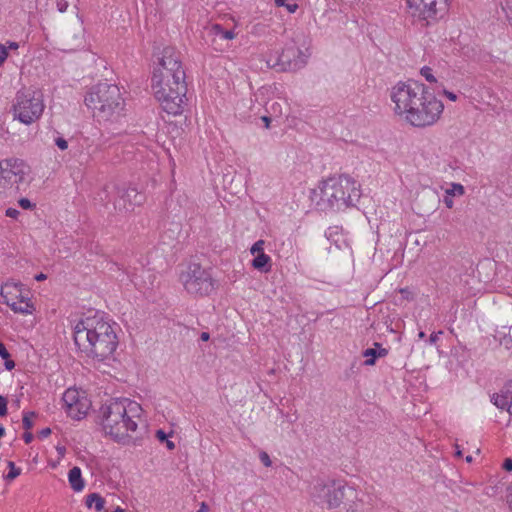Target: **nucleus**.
Returning a JSON list of instances; mask_svg holds the SVG:
<instances>
[{"label": "nucleus", "instance_id": "nucleus-40", "mask_svg": "<svg viewBox=\"0 0 512 512\" xmlns=\"http://www.w3.org/2000/svg\"><path fill=\"white\" fill-rule=\"evenodd\" d=\"M156 438L159 440V442L163 443L168 440V435L161 429L156 431Z\"/></svg>", "mask_w": 512, "mask_h": 512}, {"label": "nucleus", "instance_id": "nucleus-31", "mask_svg": "<svg viewBox=\"0 0 512 512\" xmlns=\"http://www.w3.org/2000/svg\"><path fill=\"white\" fill-rule=\"evenodd\" d=\"M420 74L430 83L436 82V78L432 74V69L428 66H424L420 70Z\"/></svg>", "mask_w": 512, "mask_h": 512}, {"label": "nucleus", "instance_id": "nucleus-9", "mask_svg": "<svg viewBox=\"0 0 512 512\" xmlns=\"http://www.w3.org/2000/svg\"><path fill=\"white\" fill-rule=\"evenodd\" d=\"M44 110L42 95L39 92L19 91L13 104L14 118L29 125L40 118Z\"/></svg>", "mask_w": 512, "mask_h": 512}, {"label": "nucleus", "instance_id": "nucleus-15", "mask_svg": "<svg viewBox=\"0 0 512 512\" xmlns=\"http://www.w3.org/2000/svg\"><path fill=\"white\" fill-rule=\"evenodd\" d=\"M184 69H174L158 65L153 71L151 87L167 86L169 79H173L174 85L186 84Z\"/></svg>", "mask_w": 512, "mask_h": 512}, {"label": "nucleus", "instance_id": "nucleus-64", "mask_svg": "<svg viewBox=\"0 0 512 512\" xmlns=\"http://www.w3.org/2000/svg\"><path fill=\"white\" fill-rule=\"evenodd\" d=\"M508 412L512 416V401H510V404L508 406Z\"/></svg>", "mask_w": 512, "mask_h": 512}, {"label": "nucleus", "instance_id": "nucleus-12", "mask_svg": "<svg viewBox=\"0 0 512 512\" xmlns=\"http://www.w3.org/2000/svg\"><path fill=\"white\" fill-rule=\"evenodd\" d=\"M407 2L413 9L412 16L425 21V25H429V20L441 17L448 9V0H407Z\"/></svg>", "mask_w": 512, "mask_h": 512}, {"label": "nucleus", "instance_id": "nucleus-13", "mask_svg": "<svg viewBox=\"0 0 512 512\" xmlns=\"http://www.w3.org/2000/svg\"><path fill=\"white\" fill-rule=\"evenodd\" d=\"M267 64L279 71H297L306 64L305 55L295 46H287L273 61L270 58Z\"/></svg>", "mask_w": 512, "mask_h": 512}, {"label": "nucleus", "instance_id": "nucleus-18", "mask_svg": "<svg viewBox=\"0 0 512 512\" xmlns=\"http://www.w3.org/2000/svg\"><path fill=\"white\" fill-rule=\"evenodd\" d=\"M21 284L12 282L5 283L0 290V296L3 299V303L10 306L12 301H16L18 296H21Z\"/></svg>", "mask_w": 512, "mask_h": 512}, {"label": "nucleus", "instance_id": "nucleus-39", "mask_svg": "<svg viewBox=\"0 0 512 512\" xmlns=\"http://www.w3.org/2000/svg\"><path fill=\"white\" fill-rule=\"evenodd\" d=\"M18 203H19L20 207L23 209H31L32 207H34V204H32L31 201L27 198H21L18 201Z\"/></svg>", "mask_w": 512, "mask_h": 512}, {"label": "nucleus", "instance_id": "nucleus-5", "mask_svg": "<svg viewBox=\"0 0 512 512\" xmlns=\"http://www.w3.org/2000/svg\"><path fill=\"white\" fill-rule=\"evenodd\" d=\"M312 496L328 509L342 507L345 512H356L360 502L358 491L340 481L317 483L313 487Z\"/></svg>", "mask_w": 512, "mask_h": 512}, {"label": "nucleus", "instance_id": "nucleus-4", "mask_svg": "<svg viewBox=\"0 0 512 512\" xmlns=\"http://www.w3.org/2000/svg\"><path fill=\"white\" fill-rule=\"evenodd\" d=\"M361 192L356 182L347 175L330 177L320 187V200L317 205L321 209H337L354 206L359 201Z\"/></svg>", "mask_w": 512, "mask_h": 512}, {"label": "nucleus", "instance_id": "nucleus-47", "mask_svg": "<svg viewBox=\"0 0 512 512\" xmlns=\"http://www.w3.org/2000/svg\"><path fill=\"white\" fill-rule=\"evenodd\" d=\"M453 196L452 195H449L446 193V196L444 197L443 199V202L445 203V205L448 207V208H452L453 207Z\"/></svg>", "mask_w": 512, "mask_h": 512}, {"label": "nucleus", "instance_id": "nucleus-25", "mask_svg": "<svg viewBox=\"0 0 512 512\" xmlns=\"http://www.w3.org/2000/svg\"><path fill=\"white\" fill-rule=\"evenodd\" d=\"M493 404L500 409H507L510 404L508 400V396L502 395L501 393H496L492 397Z\"/></svg>", "mask_w": 512, "mask_h": 512}, {"label": "nucleus", "instance_id": "nucleus-41", "mask_svg": "<svg viewBox=\"0 0 512 512\" xmlns=\"http://www.w3.org/2000/svg\"><path fill=\"white\" fill-rule=\"evenodd\" d=\"M0 357L4 360H7V358H10V353L6 349L5 345L0 342Z\"/></svg>", "mask_w": 512, "mask_h": 512}, {"label": "nucleus", "instance_id": "nucleus-3", "mask_svg": "<svg viewBox=\"0 0 512 512\" xmlns=\"http://www.w3.org/2000/svg\"><path fill=\"white\" fill-rule=\"evenodd\" d=\"M84 102L94 116L105 121L118 119L125 109L120 88L107 82L92 86L86 93Z\"/></svg>", "mask_w": 512, "mask_h": 512}, {"label": "nucleus", "instance_id": "nucleus-51", "mask_svg": "<svg viewBox=\"0 0 512 512\" xmlns=\"http://www.w3.org/2000/svg\"><path fill=\"white\" fill-rule=\"evenodd\" d=\"M443 93L451 101H456L457 98H458L457 95L454 92H451V91H448V90H444Z\"/></svg>", "mask_w": 512, "mask_h": 512}, {"label": "nucleus", "instance_id": "nucleus-38", "mask_svg": "<svg viewBox=\"0 0 512 512\" xmlns=\"http://www.w3.org/2000/svg\"><path fill=\"white\" fill-rule=\"evenodd\" d=\"M55 145L60 149V150H66L68 148V142L67 140H65L63 137H57L55 139Z\"/></svg>", "mask_w": 512, "mask_h": 512}, {"label": "nucleus", "instance_id": "nucleus-57", "mask_svg": "<svg viewBox=\"0 0 512 512\" xmlns=\"http://www.w3.org/2000/svg\"><path fill=\"white\" fill-rule=\"evenodd\" d=\"M210 338V334L208 332H202L200 335V339L202 341H208Z\"/></svg>", "mask_w": 512, "mask_h": 512}, {"label": "nucleus", "instance_id": "nucleus-11", "mask_svg": "<svg viewBox=\"0 0 512 512\" xmlns=\"http://www.w3.org/2000/svg\"><path fill=\"white\" fill-rule=\"evenodd\" d=\"M28 166L18 158L0 161V194L11 190L19 192V185L24 181Z\"/></svg>", "mask_w": 512, "mask_h": 512}, {"label": "nucleus", "instance_id": "nucleus-26", "mask_svg": "<svg viewBox=\"0 0 512 512\" xmlns=\"http://www.w3.org/2000/svg\"><path fill=\"white\" fill-rule=\"evenodd\" d=\"M363 356L367 359L364 364L367 366H372L375 364L377 356V350L375 348H368L363 352Z\"/></svg>", "mask_w": 512, "mask_h": 512}, {"label": "nucleus", "instance_id": "nucleus-36", "mask_svg": "<svg viewBox=\"0 0 512 512\" xmlns=\"http://www.w3.org/2000/svg\"><path fill=\"white\" fill-rule=\"evenodd\" d=\"M259 458H260V461L262 462V464L265 466V467H270L272 465V461L268 455L267 452L265 451H261L259 453Z\"/></svg>", "mask_w": 512, "mask_h": 512}, {"label": "nucleus", "instance_id": "nucleus-55", "mask_svg": "<svg viewBox=\"0 0 512 512\" xmlns=\"http://www.w3.org/2000/svg\"><path fill=\"white\" fill-rule=\"evenodd\" d=\"M25 302H31L29 298L23 296L21 294V296H18V303H21V304H25Z\"/></svg>", "mask_w": 512, "mask_h": 512}, {"label": "nucleus", "instance_id": "nucleus-54", "mask_svg": "<svg viewBox=\"0 0 512 512\" xmlns=\"http://www.w3.org/2000/svg\"><path fill=\"white\" fill-rule=\"evenodd\" d=\"M8 48L10 49H18L19 48V44L17 42H13V41H8Z\"/></svg>", "mask_w": 512, "mask_h": 512}, {"label": "nucleus", "instance_id": "nucleus-56", "mask_svg": "<svg viewBox=\"0 0 512 512\" xmlns=\"http://www.w3.org/2000/svg\"><path fill=\"white\" fill-rule=\"evenodd\" d=\"M56 450L60 456H64L66 452V448L64 446H57Z\"/></svg>", "mask_w": 512, "mask_h": 512}, {"label": "nucleus", "instance_id": "nucleus-35", "mask_svg": "<svg viewBox=\"0 0 512 512\" xmlns=\"http://www.w3.org/2000/svg\"><path fill=\"white\" fill-rule=\"evenodd\" d=\"M7 404H8L7 398L0 395V416L1 417L6 416L8 413Z\"/></svg>", "mask_w": 512, "mask_h": 512}, {"label": "nucleus", "instance_id": "nucleus-8", "mask_svg": "<svg viewBox=\"0 0 512 512\" xmlns=\"http://www.w3.org/2000/svg\"><path fill=\"white\" fill-rule=\"evenodd\" d=\"M185 290L195 296H208L216 289V280L210 270L198 263H190L180 275Z\"/></svg>", "mask_w": 512, "mask_h": 512}, {"label": "nucleus", "instance_id": "nucleus-50", "mask_svg": "<svg viewBox=\"0 0 512 512\" xmlns=\"http://www.w3.org/2000/svg\"><path fill=\"white\" fill-rule=\"evenodd\" d=\"M4 366L7 370L11 371L12 369L15 368V362L10 358H7V360H5L4 362Z\"/></svg>", "mask_w": 512, "mask_h": 512}, {"label": "nucleus", "instance_id": "nucleus-52", "mask_svg": "<svg viewBox=\"0 0 512 512\" xmlns=\"http://www.w3.org/2000/svg\"><path fill=\"white\" fill-rule=\"evenodd\" d=\"M284 7L287 8V10L290 12V13H294L297 8H298V5L294 2V3H287Z\"/></svg>", "mask_w": 512, "mask_h": 512}, {"label": "nucleus", "instance_id": "nucleus-61", "mask_svg": "<svg viewBox=\"0 0 512 512\" xmlns=\"http://www.w3.org/2000/svg\"><path fill=\"white\" fill-rule=\"evenodd\" d=\"M208 509V506L203 502L201 508L197 512H207Z\"/></svg>", "mask_w": 512, "mask_h": 512}, {"label": "nucleus", "instance_id": "nucleus-37", "mask_svg": "<svg viewBox=\"0 0 512 512\" xmlns=\"http://www.w3.org/2000/svg\"><path fill=\"white\" fill-rule=\"evenodd\" d=\"M69 5H70V0H58L57 1V9L61 13L67 11Z\"/></svg>", "mask_w": 512, "mask_h": 512}, {"label": "nucleus", "instance_id": "nucleus-59", "mask_svg": "<svg viewBox=\"0 0 512 512\" xmlns=\"http://www.w3.org/2000/svg\"><path fill=\"white\" fill-rule=\"evenodd\" d=\"M166 447L168 450H174L175 449V444L173 441H170V440H167L166 442Z\"/></svg>", "mask_w": 512, "mask_h": 512}, {"label": "nucleus", "instance_id": "nucleus-14", "mask_svg": "<svg viewBox=\"0 0 512 512\" xmlns=\"http://www.w3.org/2000/svg\"><path fill=\"white\" fill-rule=\"evenodd\" d=\"M117 193L118 199L115 201L114 205L119 209L130 210L145 201V195L139 192L136 187H117Z\"/></svg>", "mask_w": 512, "mask_h": 512}, {"label": "nucleus", "instance_id": "nucleus-43", "mask_svg": "<svg viewBox=\"0 0 512 512\" xmlns=\"http://www.w3.org/2000/svg\"><path fill=\"white\" fill-rule=\"evenodd\" d=\"M5 214L7 217L16 219L19 216L20 212L15 208H8Z\"/></svg>", "mask_w": 512, "mask_h": 512}, {"label": "nucleus", "instance_id": "nucleus-24", "mask_svg": "<svg viewBox=\"0 0 512 512\" xmlns=\"http://www.w3.org/2000/svg\"><path fill=\"white\" fill-rule=\"evenodd\" d=\"M15 313L20 314H31L34 310L33 304L31 302H25V304L18 303L17 301H12L9 306Z\"/></svg>", "mask_w": 512, "mask_h": 512}, {"label": "nucleus", "instance_id": "nucleus-19", "mask_svg": "<svg viewBox=\"0 0 512 512\" xmlns=\"http://www.w3.org/2000/svg\"><path fill=\"white\" fill-rule=\"evenodd\" d=\"M83 396L80 395L77 389L69 388L67 389L62 397L63 406L65 408L66 413L73 410V407L82 399Z\"/></svg>", "mask_w": 512, "mask_h": 512}, {"label": "nucleus", "instance_id": "nucleus-20", "mask_svg": "<svg viewBox=\"0 0 512 512\" xmlns=\"http://www.w3.org/2000/svg\"><path fill=\"white\" fill-rule=\"evenodd\" d=\"M68 480L71 488L74 491L80 492L83 490L85 483L82 478L81 469L79 467L75 466L69 470Z\"/></svg>", "mask_w": 512, "mask_h": 512}, {"label": "nucleus", "instance_id": "nucleus-48", "mask_svg": "<svg viewBox=\"0 0 512 512\" xmlns=\"http://www.w3.org/2000/svg\"><path fill=\"white\" fill-rule=\"evenodd\" d=\"M443 334L442 331H438V332H433L430 337H429V343L430 344H434L437 342V340L439 339V335Z\"/></svg>", "mask_w": 512, "mask_h": 512}, {"label": "nucleus", "instance_id": "nucleus-1", "mask_svg": "<svg viewBox=\"0 0 512 512\" xmlns=\"http://www.w3.org/2000/svg\"><path fill=\"white\" fill-rule=\"evenodd\" d=\"M73 339L82 354L99 362L109 359L119 343L113 325L98 314L78 320Z\"/></svg>", "mask_w": 512, "mask_h": 512}, {"label": "nucleus", "instance_id": "nucleus-21", "mask_svg": "<svg viewBox=\"0 0 512 512\" xmlns=\"http://www.w3.org/2000/svg\"><path fill=\"white\" fill-rule=\"evenodd\" d=\"M252 267L261 272H269L271 270V257L265 253L256 255L252 260Z\"/></svg>", "mask_w": 512, "mask_h": 512}, {"label": "nucleus", "instance_id": "nucleus-10", "mask_svg": "<svg viewBox=\"0 0 512 512\" xmlns=\"http://www.w3.org/2000/svg\"><path fill=\"white\" fill-rule=\"evenodd\" d=\"M155 98L162 109L171 115H181L187 105V84L174 85V89L167 86L152 87Z\"/></svg>", "mask_w": 512, "mask_h": 512}, {"label": "nucleus", "instance_id": "nucleus-17", "mask_svg": "<svg viewBox=\"0 0 512 512\" xmlns=\"http://www.w3.org/2000/svg\"><path fill=\"white\" fill-rule=\"evenodd\" d=\"M159 65L174 69H183L180 53L174 47H165L162 50V56L159 59Z\"/></svg>", "mask_w": 512, "mask_h": 512}, {"label": "nucleus", "instance_id": "nucleus-45", "mask_svg": "<svg viewBox=\"0 0 512 512\" xmlns=\"http://www.w3.org/2000/svg\"><path fill=\"white\" fill-rule=\"evenodd\" d=\"M51 432L52 431L49 427L43 428L42 430L39 431L38 437L40 439H44V438L48 437L51 434Z\"/></svg>", "mask_w": 512, "mask_h": 512}, {"label": "nucleus", "instance_id": "nucleus-30", "mask_svg": "<svg viewBox=\"0 0 512 512\" xmlns=\"http://www.w3.org/2000/svg\"><path fill=\"white\" fill-rule=\"evenodd\" d=\"M500 5L506 13V18L510 20L512 18V0H501Z\"/></svg>", "mask_w": 512, "mask_h": 512}, {"label": "nucleus", "instance_id": "nucleus-7", "mask_svg": "<svg viewBox=\"0 0 512 512\" xmlns=\"http://www.w3.org/2000/svg\"><path fill=\"white\" fill-rule=\"evenodd\" d=\"M425 87L423 83L414 80L400 81L394 85L391 88L390 98L395 104V114L406 120V115L412 111L414 105L419 104L417 101L422 96Z\"/></svg>", "mask_w": 512, "mask_h": 512}, {"label": "nucleus", "instance_id": "nucleus-46", "mask_svg": "<svg viewBox=\"0 0 512 512\" xmlns=\"http://www.w3.org/2000/svg\"><path fill=\"white\" fill-rule=\"evenodd\" d=\"M503 469L510 472L512 471V459L511 458H506L503 462V465H502Z\"/></svg>", "mask_w": 512, "mask_h": 512}, {"label": "nucleus", "instance_id": "nucleus-53", "mask_svg": "<svg viewBox=\"0 0 512 512\" xmlns=\"http://www.w3.org/2000/svg\"><path fill=\"white\" fill-rule=\"evenodd\" d=\"M507 503L509 504L510 509L512 510V485L508 488L507 494Z\"/></svg>", "mask_w": 512, "mask_h": 512}, {"label": "nucleus", "instance_id": "nucleus-23", "mask_svg": "<svg viewBox=\"0 0 512 512\" xmlns=\"http://www.w3.org/2000/svg\"><path fill=\"white\" fill-rule=\"evenodd\" d=\"M210 33L226 40H232L236 36L233 30H225L220 24H213Z\"/></svg>", "mask_w": 512, "mask_h": 512}, {"label": "nucleus", "instance_id": "nucleus-29", "mask_svg": "<svg viewBox=\"0 0 512 512\" xmlns=\"http://www.w3.org/2000/svg\"><path fill=\"white\" fill-rule=\"evenodd\" d=\"M90 499L95 500V509L97 512H100L104 509L105 500L97 493H91Z\"/></svg>", "mask_w": 512, "mask_h": 512}, {"label": "nucleus", "instance_id": "nucleus-58", "mask_svg": "<svg viewBox=\"0 0 512 512\" xmlns=\"http://www.w3.org/2000/svg\"><path fill=\"white\" fill-rule=\"evenodd\" d=\"M34 278L36 281H43L47 278V276L43 273H39V274L35 275Z\"/></svg>", "mask_w": 512, "mask_h": 512}, {"label": "nucleus", "instance_id": "nucleus-32", "mask_svg": "<svg viewBox=\"0 0 512 512\" xmlns=\"http://www.w3.org/2000/svg\"><path fill=\"white\" fill-rule=\"evenodd\" d=\"M264 244H265L264 240L260 239V240L256 241L250 249L251 254L258 255V254L264 253V248H263Z\"/></svg>", "mask_w": 512, "mask_h": 512}, {"label": "nucleus", "instance_id": "nucleus-6", "mask_svg": "<svg viewBox=\"0 0 512 512\" xmlns=\"http://www.w3.org/2000/svg\"><path fill=\"white\" fill-rule=\"evenodd\" d=\"M414 105L409 114L406 115V122L418 128L431 126L436 123L444 110L441 100L437 99L433 92L426 86L422 96Z\"/></svg>", "mask_w": 512, "mask_h": 512}, {"label": "nucleus", "instance_id": "nucleus-34", "mask_svg": "<svg viewBox=\"0 0 512 512\" xmlns=\"http://www.w3.org/2000/svg\"><path fill=\"white\" fill-rule=\"evenodd\" d=\"M501 394L508 396V400L512 401V381H508L502 388Z\"/></svg>", "mask_w": 512, "mask_h": 512}, {"label": "nucleus", "instance_id": "nucleus-27", "mask_svg": "<svg viewBox=\"0 0 512 512\" xmlns=\"http://www.w3.org/2000/svg\"><path fill=\"white\" fill-rule=\"evenodd\" d=\"M7 466L9 468L8 474L5 476V479L8 481L14 480L21 474V469L15 466L13 461H8Z\"/></svg>", "mask_w": 512, "mask_h": 512}, {"label": "nucleus", "instance_id": "nucleus-33", "mask_svg": "<svg viewBox=\"0 0 512 512\" xmlns=\"http://www.w3.org/2000/svg\"><path fill=\"white\" fill-rule=\"evenodd\" d=\"M447 194L455 196V195H463L464 187L461 184L454 183L452 184V188L446 191Z\"/></svg>", "mask_w": 512, "mask_h": 512}, {"label": "nucleus", "instance_id": "nucleus-22", "mask_svg": "<svg viewBox=\"0 0 512 512\" xmlns=\"http://www.w3.org/2000/svg\"><path fill=\"white\" fill-rule=\"evenodd\" d=\"M89 406L90 404L88 400L85 397H82L75 407H73V410L69 411L67 414L73 419L80 420L86 416Z\"/></svg>", "mask_w": 512, "mask_h": 512}, {"label": "nucleus", "instance_id": "nucleus-63", "mask_svg": "<svg viewBox=\"0 0 512 512\" xmlns=\"http://www.w3.org/2000/svg\"><path fill=\"white\" fill-rule=\"evenodd\" d=\"M262 120L265 122L266 127H269V123H270L271 119L267 116H263Z\"/></svg>", "mask_w": 512, "mask_h": 512}, {"label": "nucleus", "instance_id": "nucleus-44", "mask_svg": "<svg viewBox=\"0 0 512 512\" xmlns=\"http://www.w3.org/2000/svg\"><path fill=\"white\" fill-rule=\"evenodd\" d=\"M7 58H8V48L5 45L0 44V59L5 61Z\"/></svg>", "mask_w": 512, "mask_h": 512}, {"label": "nucleus", "instance_id": "nucleus-16", "mask_svg": "<svg viewBox=\"0 0 512 512\" xmlns=\"http://www.w3.org/2000/svg\"><path fill=\"white\" fill-rule=\"evenodd\" d=\"M440 203V197L434 190H427L422 192L415 199V207L418 209V214H428L437 209Z\"/></svg>", "mask_w": 512, "mask_h": 512}, {"label": "nucleus", "instance_id": "nucleus-62", "mask_svg": "<svg viewBox=\"0 0 512 512\" xmlns=\"http://www.w3.org/2000/svg\"><path fill=\"white\" fill-rule=\"evenodd\" d=\"M95 503V500H91L90 499V494L87 496V499H86V505L90 508L92 506V504Z\"/></svg>", "mask_w": 512, "mask_h": 512}, {"label": "nucleus", "instance_id": "nucleus-60", "mask_svg": "<svg viewBox=\"0 0 512 512\" xmlns=\"http://www.w3.org/2000/svg\"><path fill=\"white\" fill-rule=\"evenodd\" d=\"M288 3V0H275V4L277 6H285Z\"/></svg>", "mask_w": 512, "mask_h": 512}, {"label": "nucleus", "instance_id": "nucleus-2", "mask_svg": "<svg viewBox=\"0 0 512 512\" xmlns=\"http://www.w3.org/2000/svg\"><path fill=\"white\" fill-rule=\"evenodd\" d=\"M141 406L127 398L112 399L100 408L101 423L106 434L120 442L128 432L137 429L134 417H139Z\"/></svg>", "mask_w": 512, "mask_h": 512}, {"label": "nucleus", "instance_id": "nucleus-49", "mask_svg": "<svg viewBox=\"0 0 512 512\" xmlns=\"http://www.w3.org/2000/svg\"><path fill=\"white\" fill-rule=\"evenodd\" d=\"M34 436L31 432L29 431H26L24 434H23V440L26 444H29L32 442Z\"/></svg>", "mask_w": 512, "mask_h": 512}, {"label": "nucleus", "instance_id": "nucleus-42", "mask_svg": "<svg viewBox=\"0 0 512 512\" xmlns=\"http://www.w3.org/2000/svg\"><path fill=\"white\" fill-rule=\"evenodd\" d=\"M374 346L378 348L377 356L378 357H385L388 354V350L386 348H382L381 344L376 342L374 343Z\"/></svg>", "mask_w": 512, "mask_h": 512}, {"label": "nucleus", "instance_id": "nucleus-28", "mask_svg": "<svg viewBox=\"0 0 512 512\" xmlns=\"http://www.w3.org/2000/svg\"><path fill=\"white\" fill-rule=\"evenodd\" d=\"M36 416L35 412H26L23 415L22 424L23 428L27 431L33 427L32 418Z\"/></svg>", "mask_w": 512, "mask_h": 512}]
</instances>
